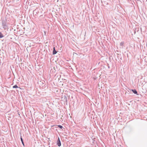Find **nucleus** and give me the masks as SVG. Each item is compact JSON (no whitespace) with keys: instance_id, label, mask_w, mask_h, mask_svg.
<instances>
[{"instance_id":"20e7f679","label":"nucleus","mask_w":147,"mask_h":147,"mask_svg":"<svg viewBox=\"0 0 147 147\" xmlns=\"http://www.w3.org/2000/svg\"><path fill=\"white\" fill-rule=\"evenodd\" d=\"M13 88H20L21 89V88L19 87H18L17 85H16L14 86H13Z\"/></svg>"},{"instance_id":"7ed1b4c3","label":"nucleus","mask_w":147,"mask_h":147,"mask_svg":"<svg viewBox=\"0 0 147 147\" xmlns=\"http://www.w3.org/2000/svg\"><path fill=\"white\" fill-rule=\"evenodd\" d=\"M131 90L135 94H137V92L136 90L135 89L134 90Z\"/></svg>"},{"instance_id":"0eeeda50","label":"nucleus","mask_w":147,"mask_h":147,"mask_svg":"<svg viewBox=\"0 0 147 147\" xmlns=\"http://www.w3.org/2000/svg\"><path fill=\"white\" fill-rule=\"evenodd\" d=\"M123 45H124V43L123 42H121V43H120V45L121 46H123Z\"/></svg>"},{"instance_id":"f257e3e1","label":"nucleus","mask_w":147,"mask_h":147,"mask_svg":"<svg viewBox=\"0 0 147 147\" xmlns=\"http://www.w3.org/2000/svg\"><path fill=\"white\" fill-rule=\"evenodd\" d=\"M57 144L59 146H61V143L59 138H58V140L57 141Z\"/></svg>"},{"instance_id":"f03ea898","label":"nucleus","mask_w":147,"mask_h":147,"mask_svg":"<svg viewBox=\"0 0 147 147\" xmlns=\"http://www.w3.org/2000/svg\"><path fill=\"white\" fill-rule=\"evenodd\" d=\"M57 53V51L55 50V47L53 48V55L56 54Z\"/></svg>"},{"instance_id":"39448f33","label":"nucleus","mask_w":147,"mask_h":147,"mask_svg":"<svg viewBox=\"0 0 147 147\" xmlns=\"http://www.w3.org/2000/svg\"><path fill=\"white\" fill-rule=\"evenodd\" d=\"M3 37L2 33L0 32V38H2Z\"/></svg>"},{"instance_id":"423d86ee","label":"nucleus","mask_w":147,"mask_h":147,"mask_svg":"<svg viewBox=\"0 0 147 147\" xmlns=\"http://www.w3.org/2000/svg\"><path fill=\"white\" fill-rule=\"evenodd\" d=\"M20 139H21V141H22V143L23 145H24V142H23V139L21 137Z\"/></svg>"},{"instance_id":"6e6552de","label":"nucleus","mask_w":147,"mask_h":147,"mask_svg":"<svg viewBox=\"0 0 147 147\" xmlns=\"http://www.w3.org/2000/svg\"><path fill=\"white\" fill-rule=\"evenodd\" d=\"M58 126L61 129H62L63 128V127L61 125H59Z\"/></svg>"}]
</instances>
